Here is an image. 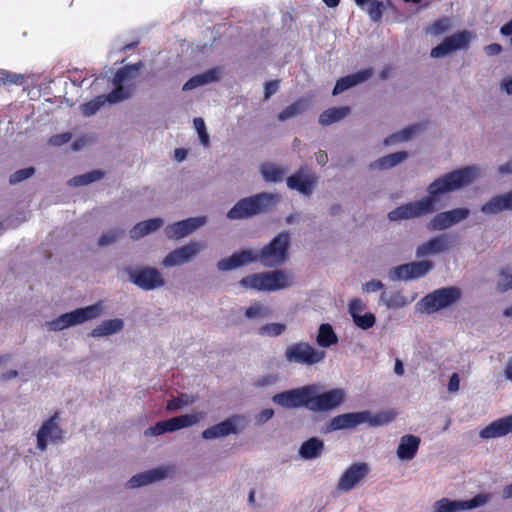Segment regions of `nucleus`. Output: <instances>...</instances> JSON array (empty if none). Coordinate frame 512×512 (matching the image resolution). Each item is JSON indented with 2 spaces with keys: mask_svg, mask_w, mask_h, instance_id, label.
I'll return each instance as SVG.
<instances>
[{
  "mask_svg": "<svg viewBox=\"0 0 512 512\" xmlns=\"http://www.w3.org/2000/svg\"><path fill=\"white\" fill-rule=\"evenodd\" d=\"M326 352L314 348L307 342H297L287 346L285 359L289 363L312 366L322 362Z\"/></svg>",
  "mask_w": 512,
  "mask_h": 512,
  "instance_id": "nucleus-6",
  "label": "nucleus"
},
{
  "mask_svg": "<svg viewBox=\"0 0 512 512\" xmlns=\"http://www.w3.org/2000/svg\"><path fill=\"white\" fill-rule=\"evenodd\" d=\"M290 234L283 231L265 245L257 255V259L266 267L283 264L288 259Z\"/></svg>",
  "mask_w": 512,
  "mask_h": 512,
  "instance_id": "nucleus-4",
  "label": "nucleus"
},
{
  "mask_svg": "<svg viewBox=\"0 0 512 512\" xmlns=\"http://www.w3.org/2000/svg\"><path fill=\"white\" fill-rule=\"evenodd\" d=\"M504 210H512V191L491 198L481 207L484 214H496Z\"/></svg>",
  "mask_w": 512,
  "mask_h": 512,
  "instance_id": "nucleus-28",
  "label": "nucleus"
},
{
  "mask_svg": "<svg viewBox=\"0 0 512 512\" xmlns=\"http://www.w3.org/2000/svg\"><path fill=\"white\" fill-rule=\"evenodd\" d=\"M245 316L248 319H264L271 316V310L261 302L256 301L245 310Z\"/></svg>",
  "mask_w": 512,
  "mask_h": 512,
  "instance_id": "nucleus-44",
  "label": "nucleus"
},
{
  "mask_svg": "<svg viewBox=\"0 0 512 512\" xmlns=\"http://www.w3.org/2000/svg\"><path fill=\"white\" fill-rule=\"evenodd\" d=\"M106 102L110 103V93L100 95L82 105V114L86 117L94 115Z\"/></svg>",
  "mask_w": 512,
  "mask_h": 512,
  "instance_id": "nucleus-43",
  "label": "nucleus"
},
{
  "mask_svg": "<svg viewBox=\"0 0 512 512\" xmlns=\"http://www.w3.org/2000/svg\"><path fill=\"white\" fill-rule=\"evenodd\" d=\"M351 112L350 107H333L323 111L319 116V123L323 126L330 125L347 117Z\"/></svg>",
  "mask_w": 512,
  "mask_h": 512,
  "instance_id": "nucleus-35",
  "label": "nucleus"
},
{
  "mask_svg": "<svg viewBox=\"0 0 512 512\" xmlns=\"http://www.w3.org/2000/svg\"><path fill=\"white\" fill-rule=\"evenodd\" d=\"M310 387L313 388V392L310 396V411H330L340 406L345 400V393L342 389L334 388L324 393L318 394L319 387L317 385L312 384Z\"/></svg>",
  "mask_w": 512,
  "mask_h": 512,
  "instance_id": "nucleus-8",
  "label": "nucleus"
},
{
  "mask_svg": "<svg viewBox=\"0 0 512 512\" xmlns=\"http://www.w3.org/2000/svg\"><path fill=\"white\" fill-rule=\"evenodd\" d=\"M70 321L71 320H70L68 312H67V313L60 315L56 319L49 321L47 323V325L49 327V330H51V331H61V330H64V329L72 326Z\"/></svg>",
  "mask_w": 512,
  "mask_h": 512,
  "instance_id": "nucleus-48",
  "label": "nucleus"
},
{
  "mask_svg": "<svg viewBox=\"0 0 512 512\" xmlns=\"http://www.w3.org/2000/svg\"><path fill=\"white\" fill-rule=\"evenodd\" d=\"M369 473V467L366 463H353L340 477L337 483V489L340 492H349L353 490Z\"/></svg>",
  "mask_w": 512,
  "mask_h": 512,
  "instance_id": "nucleus-14",
  "label": "nucleus"
},
{
  "mask_svg": "<svg viewBox=\"0 0 512 512\" xmlns=\"http://www.w3.org/2000/svg\"><path fill=\"white\" fill-rule=\"evenodd\" d=\"M24 77L19 74L10 73L5 70L0 71V86L5 84H21Z\"/></svg>",
  "mask_w": 512,
  "mask_h": 512,
  "instance_id": "nucleus-52",
  "label": "nucleus"
},
{
  "mask_svg": "<svg viewBox=\"0 0 512 512\" xmlns=\"http://www.w3.org/2000/svg\"><path fill=\"white\" fill-rule=\"evenodd\" d=\"M503 48L498 43H492L487 46H485L484 51L487 56H495L502 52Z\"/></svg>",
  "mask_w": 512,
  "mask_h": 512,
  "instance_id": "nucleus-63",
  "label": "nucleus"
},
{
  "mask_svg": "<svg viewBox=\"0 0 512 512\" xmlns=\"http://www.w3.org/2000/svg\"><path fill=\"white\" fill-rule=\"evenodd\" d=\"M476 175V168L471 166L444 174L429 184L427 187L429 196L395 208L388 213V218L391 221H398L430 214L435 210L436 198L439 195L459 190L471 184L476 178Z\"/></svg>",
  "mask_w": 512,
  "mask_h": 512,
  "instance_id": "nucleus-1",
  "label": "nucleus"
},
{
  "mask_svg": "<svg viewBox=\"0 0 512 512\" xmlns=\"http://www.w3.org/2000/svg\"><path fill=\"white\" fill-rule=\"evenodd\" d=\"M364 309L365 305L360 299H353L349 303V313L352 319H354V316H359Z\"/></svg>",
  "mask_w": 512,
  "mask_h": 512,
  "instance_id": "nucleus-56",
  "label": "nucleus"
},
{
  "mask_svg": "<svg viewBox=\"0 0 512 512\" xmlns=\"http://www.w3.org/2000/svg\"><path fill=\"white\" fill-rule=\"evenodd\" d=\"M420 445V438L407 434L401 437L400 443L397 448V456L401 460H411L417 454Z\"/></svg>",
  "mask_w": 512,
  "mask_h": 512,
  "instance_id": "nucleus-27",
  "label": "nucleus"
},
{
  "mask_svg": "<svg viewBox=\"0 0 512 512\" xmlns=\"http://www.w3.org/2000/svg\"><path fill=\"white\" fill-rule=\"evenodd\" d=\"M450 28V22L448 19L446 18H443V19H439V20H436L432 27H431V32L435 35H439V34H442V33H445L446 31H448Z\"/></svg>",
  "mask_w": 512,
  "mask_h": 512,
  "instance_id": "nucleus-55",
  "label": "nucleus"
},
{
  "mask_svg": "<svg viewBox=\"0 0 512 512\" xmlns=\"http://www.w3.org/2000/svg\"><path fill=\"white\" fill-rule=\"evenodd\" d=\"M70 139H71V134L66 132V133H61V134L52 136L49 140V143L54 146H61L63 144H66L67 142H69Z\"/></svg>",
  "mask_w": 512,
  "mask_h": 512,
  "instance_id": "nucleus-58",
  "label": "nucleus"
},
{
  "mask_svg": "<svg viewBox=\"0 0 512 512\" xmlns=\"http://www.w3.org/2000/svg\"><path fill=\"white\" fill-rule=\"evenodd\" d=\"M312 392L313 388L310 387V385H306L300 388L277 393L273 396L272 400L275 404L284 408L291 409L305 407L310 410V396Z\"/></svg>",
  "mask_w": 512,
  "mask_h": 512,
  "instance_id": "nucleus-9",
  "label": "nucleus"
},
{
  "mask_svg": "<svg viewBox=\"0 0 512 512\" xmlns=\"http://www.w3.org/2000/svg\"><path fill=\"white\" fill-rule=\"evenodd\" d=\"M456 235L442 234L433 237L417 247L416 256L425 257L431 254H438L448 250L457 243Z\"/></svg>",
  "mask_w": 512,
  "mask_h": 512,
  "instance_id": "nucleus-15",
  "label": "nucleus"
},
{
  "mask_svg": "<svg viewBox=\"0 0 512 512\" xmlns=\"http://www.w3.org/2000/svg\"><path fill=\"white\" fill-rule=\"evenodd\" d=\"M144 67L142 61L134 64L125 65L118 69L113 77L114 89L110 92V103L115 104L130 98L132 94L131 88L123 87V83L136 77L137 73Z\"/></svg>",
  "mask_w": 512,
  "mask_h": 512,
  "instance_id": "nucleus-7",
  "label": "nucleus"
},
{
  "mask_svg": "<svg viewBox=\"0 0 512 512\" xmlns=\"http://www.w3.org/2000/svg\"><path fill=\"white\" fill-rule=\"evenodd\" d=\"M409 275H410V270H406L405 267H403V264H401L397 267H394L390 271V278L392 280H396V281L411 280V277H409Z\"/></svg>",
  "mask_w": 512,
  "mask_h": 512,
  "instance_id": "nucleus-54",
  "label": "nucleus"
},
{
  "mask_svg": "<svg viewBox=\"0 0 512 512\" xmlns=\"http://www.w3.org/2000/svg\"><path fill=\"white\" fill-rule=\"evenodd\" d=\"M163 220L161 218H152L149 220L141 221L137 223L130 231V237L132 239H139L145 235L154 232L161 228Z\"/></svg>",
  "mask_w": 512,
  "mask_h": 512,
  "instance_id": "nucleus-34",
  "label": "nucleus"
},
{
  "mask_svg": "<svg viewBox=\"0 0 512 512\" xmlns=\"http://www.w3.org/2000/svg\"><path fill=\"white\" fill-rule=\"evenodd\" d=\"M103 304L101 301L83 308L68 312L72 326L82 324L86 321L98 318L103 313Z\"/></svg>",
  "mask_w": 512,
  "mask_h": 512,
  "instance_id": "nucleus-25",
  "label": "nucleus"
},
{
  "mask_svg": "<svg viewBox=\"0 0 512 512\" xmlns=\"http://www.w3.org/2000/svg\"><path fill=\"white\" fill-rule=\"evenodd\" d=\"M500 33L502 36L509 37V42L512 46V19L500 28Z\"/></svg>",
  "mask_w": 512,
  "mask_h": 512,
  "instance_id": "nucleus-64",
  "label": "nucleus"
},
{
  "mask_svg": "<svg viewBox=\"0 0 512 512\" xmlns=\"http://www.w3.org/2000/svg\"><path fill=\"white\" fill-rule=\"evenodd\" d=\"M472 39V34L467 31H459L446 37L439 45L431 50V57L440 58L460 49H467Z\"/></svg>",
  "mask_w": 512,
  "mask_h": 512,
  "instance_id": "nucleus-12",
  "label": "nucleus"
},
{
  "mask_svg": "<svg viewBox=\"0 0 512 512\" xmlns=\"http://www.w3.org/2000/svg\"><path fill=\"white\" fill-rule=\"evenodd\" d=\"M286 330V325L283 323H268L261 326L258 333L262 336L277 337Z\"/></svg>",
  "mask_w": 512,
  "mask_h": 512,
  "instance_id": "nucleus-46",
  "label": "nucleus"
},
{
  "mask_svg": "<svg viewBox=\"0 0 512 512\" xmlns=\"http://www.w3.org/2000/svg\"><path fill=\"white\" fill-rule=\"evenodd\" d=\"M123 231L111 230L101 235L98 241L99 246H107L117 241Z\"/></svg>",
  "mask_w": 512,
  "mask_h": 512,
  "instance_id": "nucleus-53",
  "label": "nucleus"
},
{
  "mask_svg": "<svg viewBox=\"0 0 512 512\" xmlns=\"http://www.w3.org/2000/svg\"><path fill=\"white\" fill-rule=\"evenodd\" d=\"M257 255L251 250H241L230 257L223 258L217 263L220 271H229L257 261Z\"/></svg>",
  "mask_w": 512,
  "mask_h": 512,
  "instance_id": "nucleus-21",
  "label": "nucleus"
},
{
  "mask_svg": "<svg viewBox=\"0 0 512 512\" xmlns=\"http://www.w3.org/2000/svg\"><path fill=\"white\" fill-rule=\"evenodd\" d=\"M240 285L246 289H253L257 291H264V272L254 273L243 277L240 280Z\"/></svg>",
  "mask_w": 512,
  "mask_h": 512,
  "instance_id": "nucleus-45",
  "label": "nucleus"
},
{
  "mask_svg": "<svg viewBox=\"0 0 512 512\" xmlns=\"http://www.w3.org/2000/svg\"><path fill=\"white\" fill-rule=\"evenodd\" d=\"M315 179L305 176L301 171L287 178V186L290 189L297 190L303 195L310 196L313 192Z\"/></svg>",
  "mask_w": 512,
  "mask_h": 512,
  "instance_id": "nucleus-31",
  "label": "nucleus"
},
{
  "mask_svg": "<svg viewBox=\"0 0 512 512\" xmlns=\"http://www.w3.org/2000/svg\"><path fill=\"white\" fill-rule=\"evenodd\" d=\"M34 173H35V169L33 167H27V168L17 170L10 176L9 183L12 185L20 183V182L28 179L29 177H31Z\"/></svg>",
  "mask_w": 512,
  "mask_h": 512,
  "instance_id": "nucleus-50",
  "label": "nucleus"
},
{
  "mask_svg": "<svg viewBox=\"0 0 512 512\" xmlns=\"http://www.w3.org/2000/svg\"><path fill=\"white\" fill-rule=\"evenodd\" d=\"M415 131V127H408L402 130L400 133L394 134L391 137L385 139L384 144L389 145L400 141H407L410 138L411 134H413Z\"/></svg>",
  "mask_w": 512,
  "mask_h": 512,
  "instance_id": "nucleus-51",
  "label": "nucleus"
},
{
  "mask_svg": "<svg viewBox=\"0 0 512 512\" xmlns=\"http://www.w3.org/2000/svg\"><path fill=\"white\" fill-rule=\"evenodd\" d=\"M489 499L486 494H477L470 500H450L442 498L435 502V512H460L468 511L484 505Z\"/></svg>",
  "mask_w": 512,
  "mask_h": 512,
  "instance_id": "nucleus-11",
  "label": "nucleus"
},
{
  "mask_svg": "<svg viewBox=\"0 0 512 512\" xmlns=\"http://www.w3.org/2000/svg\"><path fill=\"white\" fill-rule=\"evenodd\" d=\"M279 87L278 80H270L265 83L264 98L267 100L276 93Z\"/></svg>",
  "mask_w": 512,
  "mask_h": 512,
  "instance_id": "nucleus-59",
  "label": "nucleus"
},
{
  "mask_svg": "<svg viewBox=\"0 0 512 512\" xmlns=\"http://www.w3.org/2000/svg\"><path fill=\"white\" fill-rule=\"evenodd\" d=\"M408 157V153L405 151H399L387 155V159L390 161L388 165L394 167L404 161Z\"/></svg>",
  "mask_w": 512,
  "mask_h": 512,
  "instance_id": "nucleus-57",
  "label": "nucleus"
},
{
  "mask_svg": "<svg viewBox=\"0 0 512 512\" xmlns=\"http://www.w3.org/2000/svg\"><path fill=\"white\" fill-rule=\"evenodd\" d=\"M59 413H54L48 420H46L37 433V447L44 451L47 448L48 438L52 442L61 441L63 438V431L58 425Z\"/></svg>",
  "mask_w": 512,
  "mask_h": 512,
  "instance_id": "nucleus-16",
  "label": "nucleus"
},
{
  "mask_svg": "<svg viewBox=\"0 0 512 512\" xmlns=\"http://www.w3.org/2000/svg\"><path fill=\"white\" fill-rule=\"evenodd\" d=\"M292 284L291 275L283 270L264 272V291H277L288 288Z\"/></svg>",
  "mask_w": 512,
  "mask_h": 512,
  "instance_id": "nucleus-24",
  "label": "nucleus"
},
{
  "mask_svg": "<svg viewBox=\"0 0 512 512\" xmlns=\"http://www.w3.org/2000/svg\"><path fill=\"white\" fill-rule=\"evenodd\" d=\"M324 450V442L317 438L312 437L302 443L299 449V454L303 459H316Z\"/></svg>",
  "mask_w": 512,
  "mask_h": 512,
  "instance_id": "nucleus-33",
  "label": "nucleus"
},
{
  "mask_svg": "<svg viewBox=\"0 0 512 512\" xmlns=\"http://www.w3.org/2000/svg\"><path fill=\"white\" fill-rule=\"evenodd\" d=\"M316 341L320 347L329 348L332 345L337 344L338 336L330 324L323 323L319 326Z\"/></svg>",
  "mask_w": 512,
  "mask_h": 512,
  "instance_id": "nucleus-37",
  "label": "nucleus"
},
{
  "mask_svg": "<svg viewBox=\"0 0 512 512\" xmlns=\"http://www.w3.org/2000/svg\"><path fill=\"white\" fill-rule=\"evenodd\" d=\"M380 301L388 308H401L407 305L408 301L401 292H387L383 291L380 295Z\"/></svg>",
  "mask_w": 512,
  "mask_h": 512,
  "instance_id": "nucleus-40",
  "label": "nucleus"
},
{
  "mask_svg": "<svg viewBox=\"0 0 512 512\" xmlns=\"http://www.w3.org/2000/svg\"><path fill=\"white\" fill-rule=\"evenodd\" d=\"M406 270H410L411 279H416L425 276L433 267V263L430 261H418L403 264Z\"/></svg>",
  "mask_w": 512,
  "mask_h": 512,
  "instance_id": "nucleus-41",
  "label": "nucleus"
},
{
  "mask_svg": "<svg viewBox=\"0 0 512 512\" xmlns=\"http://www.w3.org/2000/svg\"><path fill=\"white\" fill-rule=\"evenodd\" d=\"M187 402H185L182 397H176L168 401L167 403V410L174 411L181 409L184 405H186Z\"/></svg>",
  "mask_w": 512,
  "mask_h": 512,
  "instance_id": "nucleus-61",
  "label": "nucleus"
},
{
  "mask_svg": "<svg viewBox=\"0 0 512 512\" xmlns=\"http://www.w3.org/2000/svg\"><path fill=\"white\" fill-rule=\"evenodd\" d=\"M221 77V69L220 68H212L203 73L197 74L191 77L184 85L183 90L189 91L199 86L209 84L212 82H216L220 80Z\"/></svg>",
  "mask_w": 512,
  "mask_h": 512,
  "instance_id": "nucleus-29",
  "label": "nucleus"
},
{
  "mask_svg": "<svg viewBox=\"0 0 512 512\" xmlns=\"http://www.w3.org/2000/svg\"><path fill=\"white\" fill-rule=\"evenodd\" d=\"M104 176V173L100 170H93L82 175L75 176L68 181L70 186L79 187L88 185L97 180H100Z\"/></svg>",
  "mask_w": 512,
  "mask_h": 512,
  "instance_id": "nucleus-42",
  "label": "nucleus"
},
{
  "mask_svg": "<svg viewBox=\"0 0 512 512\" xmlns=\"http://www.w3.org/2000/svg\"><path fill=\"white\" fill-rule=\"evenodd\" d=\"M461 298V291L457 287H443L439 288L421 299L420 304L423 310L428 314L435 313L441 309H445L459 301Z\"/></svg>",
  "mask_w": 512,
  "mask_h": 512,
  "instance_id": "nucleus-5",
  "label": "nucleus"
},
{
  "mask_svg": "<svg viewBox=\"0 0 512 512\" xmlns=\"http://www.w3.org/2000/svg\"><path fill=\"white\" fill-rule=\"evenodd\" d=\"M512 433V415L492 421L479 431L481 439H495Z\"/></svg>",
  "mask_w": 512,
  "mask_h": 512,
  "instance_id": "nucleus-20",
  "label": "nucleus"
},
{
  "mask_svg": "<svg viewBox=\"0 0 512 512\" xmlns=\"http://www.w3.org/2000/svg\"><path fill=\"white\" fill-rule=\"evenodd\" d=\"M205 221V217L188 218L168 225L165 232L169 239H180L202 226Z\"/></svg>",
  "mask_w": 512,
  "mask_h": 512,
  "instance_id": "nucleus-19",
  "label": "nucleus"
},
{
  "mask_svg": "<svg viewBox=\"0 0 512 512\" xmlns=\"http://www.w3.org/2000/svg\"><path fill=\"white\" fill-rule=\"evenodd\" d=\"M129 279L133 284L146 291L154 290L164 285L160 272L150 267L129 270Z\"/></svg>",
  "mask_w": 512,
  "mask_h": 512,
  "instance_id": "nucleus-13",
  "label": "nucleus"
},
{
  "mask_svg": "<svg viewBox=\"0 0 512 512\" xmlns=\"http://www.w3.org/2000/svg\"><path fill=\"white\" fill-rule=\"evenodd\" d=\"M355 325L363 330L372 328L376 323V317L373 313H366L365 315L354 316Z\"/></svg>",
  "mask_w": 512,
  "mask_h": 512,
  "instance_id": "nucleus-47",
  "label": "nucleus"
},
{
  "mask_svg": "<svg viewBox=\"0 0 512 512\" xmlns=\"http://www.w3.org/2000/svg\"><path fill=\"white\" fill-rule=\"evenodd\" d=\"M260 172L266 182H280L283 179L285 170L272 163H262Z\"/></svg>",
  "mask_w": 512,
  "mask_h": 512,
  "instance_id": "nucleus-39",
  "label": "nucleus"
},
{
  "mask_svg": "<svg viewBox=\"0 0 512 512\" xmlns=\"http://www.w3.org/2000/svg\"><path fill=\"white\" fill-rule=\"evenodd\" d=\"M221 77V69L220 68H212L203 73L197 74L191 77L184 85L183 90L189 91L199 86L209 84L212 82H216L220 80Z\"/></svg>",
  "mask_w": 512,
  "mask_h": 512,
  "instance_id": "nucleus-30",
  "label": "nucleus"
},
{
  "mask_svg": "<svg viewBox=\"0 0 512 512\" xmlns=\"http://www.w3.org/2000/svg\"><path fill=\"white\" fill-rule=\"evenodd\" d=\"M193 122H194V126L198 133L201 144L205 147H208L210 141H209V135L206 131V126H205L204 120L200 117H197L194 119Z\"/></svg>",
  "mask_w": 512,
  "mask_h": 512,
  "instance_id": "nucleus-49",
  "label": "nucleus"
},
{
  "mask_svg": "<svg viewBox=\"0 0 512 512\" xmlns=\"http://www.w3.org/2000/svg\"><path fill=\"white\" fill-rule=\"evenodd\" d=\"M308 104V99L304 97L297 99L278 114V120L283 122L304 113Z\"/></svg>",
  "mask_w": 512,
  "mask_h": 512,
  "instance_id": "nucleus-38",
  "label": "nucleus"
},
{
  "mask_svg": "<svg viewBox=\"0 0 512 512\" xmlns=\"http://www.w3.org/2000/svg\"><path fill=\"white\" fill-rule=\"evenodd\" d=\"M274 195L258 193L239 200L227 213L231 220L247 219L270 210Z\"/></svg>",
  "mask_w": 512,
  "mask_h": 512,
  "instance_id": "nucleus-3",
  "label": "nucleus"
},
{
  "mask_svg": "<svg viewBox=\"0 0 512 512\" xmlns=\"http://www.w3.org/2000/svg\"><path fill=\"white\" fill-rule=\"evenodd\" d=\"M122 328L123 321L121 319L105 320L91 331L90 336L95 338L108 336L119 332Z\"/></svg>",
  "mask_w": 512,
  "mask_h": 512,
  "instance_id": "nucleus-36",
  "label": "nucleus"
},
{
  "mask_svg": "<svg viewBox=\"0 0 512 512\" xmlns=\"http://www.w3.org/2000/svg\"><path fill=\"white\" fill-rule=\"evenodd\" d=\"M383 287V283L379 280H371L364 284V290L368 293L379 291Z\"/></svg>",
  "mask_w": 512,
  "mask_h": 512,
  "instance_id": "nucleus-62",
  "label": "nucleus"
},
{
  "mask_svg": "<svg viewBox=\"0 0 512 512\" xmlns=\"http://www.w3.org/2000/svg\"><path fill=\"white\" fill-rule=\"evenodd\" d=\"M235 433H237V429L234 423V419L230 418L205 429L202 432V437L206 440H209Z\"/></svg>",
  "mask_w": 512,
  "mask_h": 512,
  "instance_id": "nucleus-32",
  "label": "nucleus"
},
{
  "mask_svg": "<svg viewBox=\"0 0 512 512\" xmlns=\"http://www.w3.org/2000/svg\"><path fill=\"white\" fill-rule=\"evenodd\" d=\"M203 249V245L191 242L171 251L163 260L166 267H173L188 262Z\"/></svg>",
  "mask_w": 512,
  "mask_h": 512,
  "instance_id": "nucleus-18",
  "label": "nucleus"
},
{
  "mask_svg": "<svg viewBox=\"0 0 512 512\" xmlns=\"http://www.w3.org/2000/svg\"><path fill=\"white\" fill-rule=\"evenodd\" d=\"M355 4L366 11L369 18L373 22H380L384 12L386 11L387 4L390 3L389 0L387 2L381 0H354Z\"/></svg>",
  "mask_w": 512,
  "mask_h": 512,
  "instance_id": "nucleus-26",
  "label": "nucleus"
},
{
  "mask_svg": "<svg viewBox=\"0 0 512 512\" xmlns=\"http://www.w3.org/2000/svg\"><path fill=\"white\" fill-rule=\"evenodd\" d=\"M390 161L387 159V155L379 158L378 160L374 161L370 164L371 169H379V170H385L392 168V166L388 165Z\"/></svg>",
  "mask_w": 512,
  "mask_h": 512,
  "instance_id": "nucleus-60",
  "label": "nucleus"
},
{
  "mask_svg": "<svg viewBox=\"0 0 512 512\" xmlns=\"http://www.w3.org/2000/svg\"><path fill=\"white\" fill-rule=\"evenodd\" d=\"M205 414L203 412H195L181 416L172 417L167 420L157 422L150 428L151 434L154 436L162 435L166 432H174L179 429L191 427L199 423Z\"/></svg>",
  "mask_w": 512,
  "mask_h": 512,
  "instance_id": "nucleus-10",
  "label": "nucleus"
},
{
  "mask_svg": "<svg viewBox=\"0 0 512 512\" xmlns=\"http://www.w3.org/2000/svg\"><path fill=\"white\" fill-rule=\"evenodd\" d=\"M395 416L394 411H385L376 415H371L369 411L344 413L330 420L328 430L351 429L363 423H368L371 427L382 426L390 423Z\"/></svg>",
  "mask_w": 512,
  "mask_h": 512,
  "instance_id": "nucleus-2",
  "label": "nucleus"
},
{
  "mask_svg": "<svg viewBox=\"0 0 512 512\" xmlns=\"http://www.w3.org/2000/svg\"><path fill=\"white\" fill-rule=\"evenodd\" d=\"M168 467H158L132 476L127 485L129 488H138L162 480L168 476Z\"/></svg>",
  "mask_w": 512,
  "mask_h": 512,
  "instance_id": "nucleus-22",
  "label": "nucleus"
},
{
  "mask_svg": "<svg viewBox=\"0 0 512 512\" xmlns=\"http://www.w3.org/2000/svg\"><path fill=\"white\" fill-rule=\"evenodd\" d=\"M469 214L470 211L467 208H455L450 211L438 213L431 219L428 228L430 230H444L466 219Z\"/></svg>",
  "mask_w": 512,
  "mask_h": 512,
  "instance_id": "nucleus-17",
  "label": "nucleus"
},
{
  "mask_svg": "<svg viewBox=\"0 0 512 512\" xmlns=\"http://www.w3.org/2000/svg\"><path fill=\"white\" fill-rule=\"evenodd\" d=\"M373 74L371 68L360 70L356 73L339 78L333 88V95L340 94L347 89L367 81Z\"/></svg>",
  "mask_w": 512,
  "mask_h": 512,
  "instance_id": "nucleus-23",
  "label": "nucleus"
}]
</instances>
